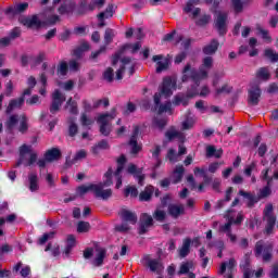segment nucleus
I'll list each match as a JSON object with an SVG mask.
<instances>
[{"instance_id":"1","label":"nucleus","mask_w":278,"mask_h":278,"mask_svg":"<svg viewBox=\"0 0 278 278\" xmlns=\"http://www.w3.org/2000/svg\"><path fill=\"white\" fill-rule=\"evenodd\" d=\"M112 167L108 169V172L104 174L105 180L103 182L99 184H90L89 186H79L77 188V192L80 195H84L88 192H93L96 199H102V201H108L112 197V189H104L109 188V186H112L114 182L112 181Z\"/></svg>"},{"instance_id":"2","label":"nucleus","mask_w":278,"mask_h":278,"mask_svg":"<svg viewBox=\"0 0 278 278\" xmlns=\"http://www.w3.org/2000/svg\"><path fill=\"white\" fill-rule=\"evenodd\" d=\"M177 83L173 80L170 77H166L163 79V84L160 88V92H156L154 94V104L156 108H159V114H164V112H170L173 104L170 101H167L164 104L162 103V97H165V99H168V97H173V90H176Z\"/></svg>"},{"instance_id":"3","label":"nucleus","mask_w":278,"mask_h":278,"mask_svg":"<svg viewBox=\"0 0 278 278\" xmlns=\"http://www.w3.org/2000/svg\"><path fill=\"white\" fill-rule=\"evenodd\" d=\"M37 160L38 154L36 152H31V146L23 144L20 148V159L15 163L14 168H18L21 164H24V166H31L36 164Z\"/></svg>"},{"instance_id":"4","label":"nucleus","mask_w":278,"mask_h":278,"mask_svg":"<svg viewBox=\"0 0 278 278\" xmlns=\"http://www.w3.org/2000/svg\"><path fill=\"white\" fill-rule=\"evenodd\" d=\"M275 245L270 242L257 241L254 248L255 257H262V261L268 264L273 262V251Z\"/></svg>"},{"instance_id":"5","label":"nucleus","mask_w":278,"mask_h":278,"mask_svg":"<svg viewBox=\"0 0 278 278\" xmlns=\"http://www.w3.org/2000/svg\"><path fill=\"white\" fill-rule=\"evenodd\" d=\"M116 118V109H112L110 113L100 114L97 118L98 125H100V134L102 136H110L112 134V126L110 123Z\"/></svg>"},{"instance_id":"6","label":"nucleus","mask_w":278,"mask_h":278,"mask_svg":"<svg viewBox=\"0 0 278 278\" xmlns=\"http://www.w3.org/2000/svg\"><path fill=\"white\" fill-rule=\"evenodd\" d=\"M242 220H244V215H242V213H239L236 219L233 217H229L228 223L219 226V231L222 233H226L227 238H229L232 244H236V242H238V237L231 231V225H242Z\"/></svg>"},{"instance_id":"7","label":"nucleus","mask_w":278,"mask_h":278,"mask_svg":"<svg viewBox=\"0 0 278 278\" xmlns=\"http://www.w3.org/2000/svg\"><path fill=\"white\" fill-rule=\"evenodd\" d=\"M263 220L265 224V233L270 236L273 230L275 229V225H277V217L273 214V204H267L263 211Z\"/></svg>"},{"instance_id":"8","label":"nucleus","mask_w":278,"mask_h":278,"mask_svg":"<svg viewBox=\"0 0 278 278\" xmlns=\"http://www.w3.org/2000/svg\"><path fill=\"white\" fill-rule=\"evenodd\" d=\"M229 25V15L225 12L217 13V16L214 22V27L218 36H226Z\"/></svg>"},{"instance_id":"9","label":"nucleus","mask_w":278,"mask_h":278,"mask_svg":"<svg viewBox=\"0 0 278 278\" xmlns=\"http://www.w3.org/2000/svg\"><path fill=\"white\" fill-rule=\"evenodd\" d=\"M66 101V96L55 89L52 93V102L50 104V114H58V111L62 108V104Z\"/></svg>"},{"instance_id":"10","label":"nucleus","mask_w":278,"mask_h":278,"mask_svg":"<svg viewBox=\"0 0 278 278\" xmlns=\"http://www.w3.org/2000/svg\"><path fill=\"white\" fill-rule=\"evenodd\" d=\"M181 79L184 83L188 81V79H192L195 86H199V84H201V74H199V71H197L195 68H192L190 64H187L182 70Z\"/></svg>"},{"instance_id":"11","label":"nucleus","mask_w":278,"mask_h":278,"mask_svg":"<svg viewBox=\"0 0 278 278\" xmlns=\"http://www.w3.org/2000/svg\"><path fill=\"white\" fill-rule=\"evenodd\" d=\"M152 225H153V216L149 215L148 213H142L139 219V228H138L139 236H144V233H148Z\"/></svg>"},{"instance_id":"12","label":"nucleus","mask_w":278,"mask_h":278,"mask_svg":"<svg viewBox=\"0 0 278 278\" xmlns=\"http://www.w3.org/2000/svg\"><path fill=\"white\" fill-rule=\"evenodd\" d=\"M140 135V127L139 126H135L134 130H132V135L129 139V147H130V153L132 155H138V153H140V151H142V146L138 144V136Z\"/></svg>"},{"instance_id":"13","label":"nucleus","mask_w":278,"mask_h":278,"mask_svg":"<svg viewBox=\"0 0 278 278\" xmlns=\"http://www.w3.org/2000/svg\"><path fill=\"white\" fill-rule=\"evenodd\" d=\"M239 268L242 270L244 278H251L253 275H255V270H252L251 268V255L244 254L240 262Z\"/></svg>"},{"instance_id":"14","label":"nucleus","mask_w":278,"mask_h":278,"mask_svg":"<svg viewBox=\"0 0 278 278\" xmlns=\"http://www.w3.org/2000/svg\"><path fill=\"white\" fill-rule=\"evenodd\" d=\"M118 215L123 223H128L129 225H136L138 223V214L134 211L122 208Z\"/></svg>"},{"instance_id":"15","label":"nucleus","mask_w":278,"mask_h":278,"mask_svg":"<svg viewBox=\"0 0 278 278\" xmlns=\"http://www.w3.org/2000/svg\"><path fill=\"white\" fill-rule=\"evenodd\" d=\"M261 97L262 89L260 88V86H252L248 91L249 105H258Z\"/></svg>"},{"instance_id":"16","label":"nucleus","mask_w":278,"mask_h":278,"mask_svg":"<svg viewBox=\"0 0 278 278\" xmlns=\"http://www.w3.org/2000/svg\"><path fill=\"white\" fill-rule=\"evenodd\" d=\"M27 8H29V3L23 2V3H16L12 7H9L4 13L7 15L16 16L18 14H23V12H27Z\"/></svg>"},{"instance_id":"17","label":"nucleus","mask_w":278,"mask_h":278,"mask_svg":"<svg viewBox=\"0 0 278 278\" xmlns=\"http://www.w3.org/2000/svg\"><path fill=\"white\" fill-rule=\"evenodd\" d=\"M20 23H22V25H24L25 27H29V28L31 27L38 28L42 26V22L40 21V17H38V15L21 17Z\"/></svg>"},{"instance_id":"18","label":"nucleus","mask_w":278,"mask_h":278,"mask_svg":"<svg viewBox=\"0 0 278 278\" xmlns=\"http://www.w3.org/2000/svg\"><path fill=\"white\" fill-rule=\"evenodd\" d=\"M152 62L156 64V73H163V71H168V59H164V55L156 54L152 56Z\"/></svg>"},{"instance_id":"19","label":"nucleus","mask_w":278,"mask_h":278,"mask_svg":"<svg viewBox=\"0 0 278 278\" xmlns=\"http://www.w3.org/2000/svg\"><path fill=\"white\" fill-rule=\"evenodd\" d=\"M239 197H243V199H247V207L252 210V207H255V203H260V198L249 191L239 190Z\"/></svg>"},{"instance_id":"20","label":"nucleus","mask_w":278,"mask_h":278,"mask_svg":"<svg viewBox=\"0 0 278 278\" xmlns=\"http://www.w3.org/2000/svg\"><path fill=\"white\" fill-rule=\"evenodd\" d=\"M168 214L169 216H172V218L177 219L179 218V216H184V214H186V207L184 206V204H169Z\"/></svg>"},{"instance_id":"21","label":"nucleus","mask_w":278,"mask_h":278,"mask_svg":"<svg viewBox=\"0 0 278 278\" xmlns=\"http://www.w3.org/2000/svg\"><path fill=\"white\" fill-rule=\"evenodd\" d=\"M129 175H134L138 179L139 186H144V175H142V168H138L136 165L130 164L127 168Z\"/></svg>"},{"instance_id":"22","label":"nucleus","mask_w":278,"mask_h":278,"mask_svg":"<svg viewBox=\"0 0 278 278\" xmlns=\"http://www.w3.org/2000/svg\"><path fill=\"white\" fill-rule=\"evenodd\" d=\"M229 270V273L226 275V278H233V275L231 274V271L233 270V268H236V258H230L227 262L222 263L220 268H219V275H225V271Z\"/></svg>"},{"instance_id":"23","label":"nucleus","mask_w":278,"mask_h":278,"mask_svg":"<svg viewBox=\"0 0 278 278\" xmlns=\"http://www.w3.org/2000/svg\"><path fill=\"white\" fill-rule=\"evenodd\" d=\"M147 266L150 268L151 273H156V275H161L162 270H164V265L160 258L148 260Z\"/></svg>"},{"instance_id":"24","label":"nucleus","mask_w":278,"mask_h":278,"mask_svg":"<svg viewBox=\"0 0 278 278\" xmlns=\"http://www.w3.org/2000/svg\"><path fill=\"white\" fill-rule=\"evenodd\" d=\"M24 103H25L24 97H20L17 99H12L9 102V105L7 108V114H12V112H14V110H21L23 108Z\"/></svg>"},{"instance_id":"25","label":"nucleus","mask_w":278,"mask_h":278,"mask_svg":"<svg viewBox=\"0 0 278 278\" xmlns=\"http://www.w3.org/2000/svg\"><path fill=\"white\" fill-rule=\"evenodd\" d=\"M67 134L70 138H75L79 134V126L75 122V117H68L67 119Z\"/></svg>"},{"instance_id":"26","label":"nucleus","mask_w":278,"mask_h":278,"mask_svg":"<svg viewBox=\"0 0 278 278\" xmlns=\"http://www.w3.org/2000/svg\"><path fill=\"white\" fill-rule=\"evenodd\" d=\"M194 97V93H188L187 96L185 94H177L174 98L173 104L174 105H184L185 108L190 103V99Z\"/></svg>"},{"instance_id":"27","label":"nucleus","mask_w":278,"mask_h":278,"mask_svg":"<svg viewBox=\"0 0 278 278\" xmlns=\"http://www.w3.org/2000/svg\"><path fill=\"white\" fill-rule=\"evenodd\" d=\"M218 47H220V42L217 41V39L211 40L208 45H206L202 51L204 55H214L216 51H218Z\"/></svg>"},{"instance_id":"28","label":"nucleus","mask_w":278,"mask_h":278,"mask_svg":"<svg viewBox=\"0 0 278 278\" xmlns=\"http://www.w3.org/2000/svg\"><path fill=\"white\" fill-rule=\"evenodd\" d=\"M121 63H122L121 67L116 71V79L118 81H121V79H123L125 68H127V66H129V64H131V58L124 56L121 59Z\"/></svg>"},{"instance_id":"29","label":"nucleus","mask_w":278,"mask_h":278,"mask_svg":"<svg viewBox=\"0 0 278 278\" xmlns=\"http://www.w3.org/2000/svg\"><path fill=\"white\" fill-rule=\"evenodd\" d=\"M184 173H186L184 165L176 166L172 176V182L179 184L184 179Z\"/></svg>"},{"instance_id":"30","label":"nucleus","mask_w":278,"mask_h":278,"mask_svg":"<svg viewBox=\"0 0 278 278\" xmlns=\"http://www.w3.org/2000/svg\"><path fill=\"white\" fill-rule=\"evenodd\" d=\"M59 157H62V152L58 148H52L48 150L45 154L47 162H55Z\"/></svg>"},{"instance_id":"31","label":"nucleus","mask_w":278,"mask_h":278,"mask_svg":"<svg viewBox=\"0 0 278 278\" xmlns=\"http://www.w3.org/2000/svg\"><path fill=\"white\" fill-rule=\"evenodd\" d=\"M190 244H192L191 238L184 239L182 247L179 249V257H188L190 255Z\"/></svg>"},{"instance_id":"32","label":"nucleus","mask_w":278,"mask_h":278,"mask_svg":"<svg viewBox=\"0 0 278 278\" xmlns=\"http://www.w3.org/2000/svg\"><path fill=\"white\" fill-rule=\"evenodd\" d=\"M75 10V2H64L62 3L59 9H58V12L59 14H72V12Z\"/></svg>"},{"instance_id":"33","label":"nucleus","mask_w":278,"mask_h":278,"mask_svg":"<svg viewBox=\"0 0 278 278\" xmlns=\"http://www.w3.org/2000/svg\"><path fill=\"white\" fill-rule=\"evenodd\" d=\"M28 181H29V190L30 192H37V190H39V186H38V175L37 174H29L28 175Z\"/></svg>"},{"instance_id":"34","label":"nucleus","mask_w":278,"mask_h":278,"mask_svg":"<svg viewBox=\"0 0 278 278\" xmlns=\"http://www.w3.org/2000/svg\"><path fill=\"white\" fill-rule=\"evenodd\" d=\"M98 254L96 255V258L92 261L93 266H103V260H105V249H97Z\"/></svg>"},{"instance_id":"35","label":"nucleus","mask_w":278,"mask_h":278,"mask_svg":"<svg viewBox=\"0 0 278 278\" xmlns=\"http://www.w3.org/2000/svg\"><path fill=\"white\" fill-rule=\"evenodd\" d=\"M108 149H110V143H108V140L102 139L92 148V153H94V155H99L100 151H105Z\"/></svg>"},{"instance_id":"36","label":"nucleus","mask_w":278,"mask_h":278,"mask_svg":"<svg viewBox=\"0 0 278 278\" xmlns=\"http://www.w3.org/2000/svg\"><path fill=\"white\" fill-rule=\"evenodd\" d=\"M165 137L170 141V140H175V138H178V140L180 142H184V140H186V137L184 136V134L177 131V130H167L165 132Z\"/></svg>"},{"instance_id":"37","label":"nucleus","mask_w":278,"mask_h":278,"mask_svg":"<svg viewBox=\"0 0 278 278\" xmlns=\"http://www.w3.org/2000/svg\"><path fill=\"white\" fill-rule=\"evenodd\" d=\"M73 249H75V236L68 235L67 241H66V247L64 250V254L66 255V257H68V255H71V251H73Z\"/></svg>"},{"instance_id":"38","label":"nucleus","mask_w":278,"mask_h":278,"mask_svg":"<svg viewBox=\"0 0 278 278\" xmlns=\"http://www.w3.org/2000/svg\"><path fill=\"white\" fill-rule=\"evenodd\" d=\"M90 50V43L87 41L83 42L78 48L74 50V55L75 58H81L84 55L85 51Z\"/></svg>"},{"instance_id":"39","label":"nucleus","mask_w":278,"mask_h":278,"mask_svg":"<svg viewBox=\"0 0 278 278\" xmlns=\"http://www.w3.org/2000/svg\"><path fill=\"white\" fill-rule=\"evenodd\" d=\"M256 30L258 31L260 36H262L263 40L270 45L273 42V37H270V34L267 29H264L261 25L256 26Z\"/></svg>"},{"instance_id":"40","label":"nucleus","mask_w":278,"mask_h":278,"mask_svg":"<svg viewBox=\"0 0 278 278\" xmlns=\"http://www.w3.org/2000/svg\"><path fill=\"white\" fill-rule=\"evenodd\" d=\"M256 78L262 79L263 81H268L270 79V72L267 70V67H261L256 72Z\"/></svg>"},{"instance_id":"41","label":"nucleus","mask_w":278,"mask_h":278,"mask_svg":"<svg viewBox=\"0 0 278 278\" xmlns=\"http://www.w3.org/2000/svg\"><path fill=\"white\" fill-rule=\"evenodd\" d=\"M17 129L20 134H27V131H29V123H28L27 116L22 115L20 126Z\"/></svg>"},{"instance_id":"42","label":"nucleus","mask_w":278,"mask_h":278,"mask_svg":"<svg viewBox=\"0 0 278 278\" xmlns=\"http://www.w3.org/2000/svg\"><path fill=\"white\" fill-rule=\"evenodd\" d=\"M151 197H153V187H147L146 190L139 194V200L151 201Z\"/></svg>"},{"instance_id":"43","label":"nucleus","mask_w":278,"mask_h":278,"mask_svg":"<svg viewBox=\"0 0 278 278\" xmlns=\"http://www.w3.org/2000/svg\"><path fill=\"white\" fill-rule=\"evenodd\" d=\"M47 60V53L39 52L37 56L33 58L31 66H40Z\"/></svg>"},{"instance_id":"44","label":"nucleus","mask_w":278,"mask_h":278,"mask_svg":"<svg viewBox=\"0 0 278 278\" xmlns=\"http://www.w3.org/2000/svg\"><path fill=\"white\" fill-rule=\"evenodd\" d=\"M268 173H270V167L263 169L261 173V179L262 181H266L268 186H273L274 176H268Z\"/></svg>"},{"instance_id":"45","label":"nucleus","mask_w":278,"mask_h":278,"mask_svg":"<svg viewBox=\"0 0 278 278\" xmlns=\"http://www.w3.org/2000/svg\"><path fill=\"white\" fill-rule=\"evenodd\" d=\"M153 218L157 220V223H164V220H166V212L157 208L153 213Z\"/></svg>"},{"instance_id":"46","label":"nucleus","mask_w":278,"mask_h":278,"mask_svg":"<svg viewBox=\"0 0 278 278\" xmlns=\"http://www.w3.org/2000/svg\"><path fill=\"white\" fill-rule=\"evenodd\" d=\"M123 173V166H117V169L114 173L115 179H116V185L115 188H121L123 186V176L121 174Z\"/></svg>"},{"instance_id":"47","label":"nucleus","mask_w":278,"mask_h":278,"mask_svg":"<svg viewBox=\"0 0 278 278\" xmlns=\"http://www.w3.org/2000/svg\"><path fill=\"white\" fill-rule=\"evenodd\" d=\"M264 55L267 58V60H270V62H278V53L273 49H266L264 51Z\"/></svg>"},{"instance_id":"48","label":"nucleus","mask_w":278,"mask_h":278,"mask_svg":"<svg viewBox=\"0 0 278 278\" xmlns=\"http://www.w3.org/2000/svg\"><path fill=\"white\" fill-rule=\"evenodd\" d=\"M70 108V114H79V110L77 109V102L70 98L66 102V106Z\"/></svg>"},{"instance_id":"49","label":"nucleus","mask_w":278,"mask_h":278,"mask_svg":"<svg viewBox=\"0 0 278 278\" xmlns=\"http://www.w3.org/2000/svg\"><path fill=\"white\" fill-rule=\"evenodd\" d=\"M80 124L83 127H90V125H94V119L88 117L86 113H81Z\"/></svg>"},{"instance_id":"50","label":"nucleus","mask_w":278,"mask_h":278,"mask_svg":"<svg viewBox=\"0 0 278 278\" xmlns=\"http://www.w3.org/2000/svg\"><path fill=\"white\" fill-rule=\"evenodd\" d=\"M18 123V115H11L7 122V128L12 131Z\"/></svg>"},{"instance_id":"51","label":"nucleus","mask_w":278,"mask_h":278,"mask_svg":"<svg viewBox=\"0 0 278 278\" xmlns=\"http://www.w3.org/2000/svg\"><path fill=\"white\" fill-rule=\"evenodd\" d=\"M78 233H88L90 231V223L88 222H79L77 225Z\"/></svg>"},{"instance_id":"52","label":"nucleus","mask_w":278,"mask_h":278,"mask_svg":"<svg viewBox=\"0 0 278 278\" xmlns=\"http://www.w3.org/2000/svg\"><path fill=\"white\" fill-rule=\"evenodd\" d=\"M127 51V46H123L114 55L112 60V66H116L118 64V60H121V55Z\"/></svg>"},{"instance_id":"53","label":"nucleus","mask_w":278,"mask_h":278,"mask_svg":"<svg viewBox=\"0 0 278 278\" xmlns=\"http://www.w3.org/2000/svg\"><path fill=\"white\" fill-rule=\"evenodd\" d=\"M270 186L271 185H266L263 189L260 190V194L257 195V198L260 199H266V197H270V194L273 193V191L270 190Z\"/></svg>"},{"instance_id":"54","label":"nucleus","mask_w":278,"mask_h":278,"mask_svg":"<svg viewBox=\"0 0 278 278\" xmlns=\"http://www.w3.org/2000/svg\"><path fill=\"white\" fill-rule=\"evenodd\" d=\"M103 79L109 84H112V81H114V70L112 67H109L106 68V71H104Z\"/></svg>"},{"instance_id":"55","label":"nucleus","mask_w":278,"mask_h":278,"mask_svg":"<svg viewBox=\"0 0 278 278\" xmlns=\"http://www.w3.org/2000/svg\"><path fill=\"white\" fill-rule=\"evenodd\" d=\"M114 40V29L106 28L104 33V42L105 45H111V42Z\"/></svg>"},{"instance_id":"56","label":"nucleus","mask_w":278,"mask_h":278,"mask_svg":"<svg viewBox=\"0 0 278 278\" xmlns=\"http://www.w3.org/2000/svg\"><path fill=\"white\" fill-rule=\"evenodd\" d=\"M100 14H104V18H112L114 16V4H109L105 11L100 12Z\"/></svg>"},{"instance_id":"57","label":"nucleus","mask_w":278,"mask_h":278,"mask_svg":"<svg viewBox=\"0 0 278 278\" xmlns=\"http://www.w3.org/2000/svg\"><path fill=\"white\" fill-rule=\"evenodd\" d=\"M229 92H231V89L228 85H224L215 90L216 97H220V94H229Z\"/></svg>"},{"instance_id":"58","label":"nucleus","mask_w":278,"mask_h":278,"mask_svg":"<svg viewBox=\"0 0 278 278\" xmlns=\"http://www.w3.org/2000/svg\"><path fill=\"white\" fill-rule=\"evenodd\" d=\"M232 8L237 14H240L242 10L244 9V5L242 4V0H232Z\"/></svg>"},{"instance_id":"59","label":"nucleus","mask_w":278,"mask_h":278,"mask_svg":"<svg viewBox=\"0 0 278 278\" xmlns=\"http://www.w3.org/2000/svg\"><path fill=\"white\" fill-rule=\"evenodd\" d=\"M223 164H225V162H214V163H211L208 165V173H216L218 170V168H220V166H223Z\"/></svg>"},{"instance_id":"60","label":"nucleus","mask_w":278,"mask_h":278,"mask_svg":"<svg viewBox=\"0 0 278 278\" xmlns=\"http://www.w3.org/2000/svg\"><path fill=\"white\" fill-rule=\"evenodd\" d=\"M194 127V119L192 117H187L186 121L182 122V129L188 130Z\"/></svg>"},{"instance_id":"61","label":"nucleus","mask_w":278,"mask_h":278,"mask_svg":"<svg viewBox=\"0 0 278 278\" xmlns=\"http://www.w3.org/2000/svg\"><path fill=\"white\" fill-rule=\"evenodd\" d=\"M211 20L212 16L203 15L197 21V25H199L200 27H204V25H207V23H210Z\"/></svg>"},{"instance_id":"62","label":"nucleus","mask_w":278,"mask_h":278,"mask_svg":"<svg viewBox=\"0 0 278 278\" xmlns=\"http://www.w3.org/2000/svg\"><path fill=\"white\" fill-rule=\"evenodd\" d=\"M9 38H11V40H16V38H21V28H13L9 34Z\"/></svg>"},{"instance_id":"63","label":"nucleus","mask_w":278,"mask_h":278,"mask_svg":"<svg viewBox=\"0 0 278 278\" xmlns=\"http://www.w3.org/2000/svg\"><path fill=\"white\" fill-rule=\"evenodd\" d=\"M47 25H55V23H60V17L59 15H50L46 20Z\"/></svg>"},{"instance_id":"64","label":"nucleus","mask_w":278,"mask_h":278,"mask_svg":"<svg viewBox=\"0 0 278 278\" xmlns=\"http://www.w3.org/2000/svg\"><path fill=\"white\" fill-rule=\"evenodd\" d=\"M270 278H278V263L271 266V270L269 273Z\"/></svg>"}]
</instances>
